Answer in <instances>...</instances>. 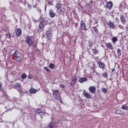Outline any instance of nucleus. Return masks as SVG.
<instances>
[{
  "label": "nucleus",
  "mask_w": 128,
  "mask_h": 128,
  "mask_svg": "<svg viewBox=\"0 0 128 128\" xmlns=\"http://www.w3.org/2000/svg\"><path fill=\"white\" fill-rule=\"evenodd\" d=\"M62 4L58 3L56 4V8L57 9L56 12L59 14H64L66 12V8L64 7L62 8Z\"/></svg>",
  "instance_id": "f257e3e1"
},
{
  "label": "nucleus",
  "mask_w": 128,
  "mask_h": 128,
  "mask_svg": "<svg viewBox=\"0 0 128 128\" xmlns=\"http://www.w3.org/2000/svg\"><path fill=\"white\" fill-rule=\"evenodd\" d=\"M53 96L56 100L60 102L61 104L62 103V98H60V92L58 90H54L53 91Z\"/></svg>",
  "instance_id": "f03ea898"
},
{
  "label": "nucleus",
  "mask_w": 128,
  "mask_h": 128,
  "mask_svg": "<svg viewBox=\"0 0 128 128\" xmlns=\"http://www.w3.org/2000/svg\"><path fill=\"white\" fill-rule=\"evenodd\" d=\"M46 22L44 20H42L38 25V32H42L44 29V26H46Z\"/></svg>",
  "instance_id": "7ed1b4c3"
},
{
  "label": "nucleus",
  "mask_w": 128,
  "mask_h": 128,
  "mask_svg": "<svg viewBox=\"0 0 128 128\" xmlns=\"http://www.w3.org/2000/svg\"><path fill=\"white\" fill-rule=\"evenodd\" d=\"M12 58H16V62H20L22 60V56L18 50H15L14 52L12 54Z\"/></svg>",
  "instance_id": "20e7f679"
},
{
  "label": "nucleus",
  "mask_w": 128,
  "mask_h": 128,
  "mask_svg": "<svg viewBox=\"0 0 128 128\" xmlns=\"http://www.w3.org/2000/svg\"><path fill=\"white\" fill-rule=\"evenodd\" d=\"M80 26L82 30H84L85 32L86 30H88V29L86 28V23L83 20L80 21Z\"/></svg>",
  "instance_id": "39448f33"
},
{
  "label": "nucleus",
  "mask_w": 128,
  "mask_h": 128,
  "mask_svg": "<svg viewBox=\"0 0 128 128\" xmlns=\"http://www.w3.org/2000/svg\"><path fill=\"white\" fill-rule=\"evenodd\" d=\"M26 42L29 46H32L34 44V38L32 37H29L26 40Z\"/></svg>",
  "instance_id": "423d86ee"
},
{
  "label": "nucleus",
  "mask_w": 128,
  "mask_h": 128,
  "mask_svg": "<svg viewBox=\"0 0 128 128\" xmlns=\"http://www.w3.org/2000/svg\"><path fill=\"white\" fill-rule=\"evenodd\" d=\"M82 96H84L86 98L90 99L92 98V94H90L88 92L86 91V90H84L82 93Z\"/></svg>",
  "instance_id": "0eeeda50"
},
{
  "label": "nucleus",
  "mask_w": 128,
  "mask_h": 128,
  "mask_svg": "<svg viewBox=\"0 0 128 128\" xmlns=\"http://www.w3.org/2000/svg\"><path fill=\"white\" fill-rule=\"evenodd\" d=\"M76 80H78L76 76H73L72 77V82L70 83V86H74L76 82Z\"/></svg>",
  "instance_id": "6e6552de"
},
{
  "label": "nucleus",
  "mask_w": 128,
  "mask_h": 128,
  "mask_svg": "<svg viewBox=\"0 0 128 128\" xmlns=\"http://www.w3.org/2000/svg\"><path fill=\"white\" fill-rule=\"evenodd\" d=\"M106 8H109V10H112V1L106 2Z\"/></svg>",
  "instance_id": "1a4fd4ad"
},
{
  "label": "nucleus",
  "mask_w": 128,
  "mask_h": 128,
  "mask_svg": "<svg viewBox=\"0 0 128 128\" xmlns=\"http://www.w3.org/2000/svg\"><path fill=\"white\" fill-rule=\"evenodd\" d=\"M96 88L94 86H91L89 87V92H90L91 94H94L96 92Z\"/></svg>",
  "instance_id": "9d476101"
},
{
  "label": "nucleus",
  "mask_w": 128,
  "mask_h": 128,
  "mask_svg": "<svg viewBox=\"0 0 128 128\" xmlns=\"http://www.w3.org/2000/svg\"><path fill=\"white\" fill-rule=\"evenodd\" d=\"M98 64L99 68H102V70H104L106 67V65L104 64L102 62L100 61H98Z\"/></svg>",
  "instance_id": "9b49d317"
},
{
  "label": "nucleus",
  "mask_w": 128,
  "mask_h": 128,
  "mask_svg": "<svg viewBox=\"0 0 128 128\" xmlns=\"http://www.w3.org/2000/svg\"><path fill=\"white\" fill-rule=\"evenodd\" d=\"M46 34L47 36L48 40H50V38H52V33L50 31H46Z\"/></svg>",
  "instance_id": "f8f14e48"
},
{
  "label": "nucleus",
  "mask_w": 128,
  "mask_h": 128,
  "mask_svg": "<svg viewBox=\"0 0 128 128\" xmlns=\"http://www.w3.org/2000/svg\"><path fill=\"white\" fill-rule=\"evenodd\" d=\"M49 14L50 18H54L56 16V13L54 12V10H50Z\"/></svg>",
  "instance_id": "ddd939ff"
},
{
  "label": "nucleus",
  "mask_w": 128,
  "mask_h": 128,
  "mask_svg": "<svg viewBox=\"0 0 128 128\" xmlns=\"http://www.w3.org/2000/svg\"><path fill=\"white\" fill-rule=\"evenodd\" d=\"M36 92H38L36 89H35L34 88H31L30 90V94H36Z\"/></svg>",
  "instance_id": "4468645a"
},
{
  "label": "nucleus",
  "mask_w": 128,
  "mask_h": 128,
  "mask_svg": "<svg viewBox=\"0 0 128 128\" xmlns=\"http://www.w3.org/2000/svg\"><path fill=\"white\" fill-rule=\"evenodd\" d=\"M88 80V78L86 77L81 78L79 79V82L80 84H82V82H86Z\"/></svg>",
  "instance_id": "2eb2a0df"
},
{
  "label": "nucleus",
  "mask_w": 128,
  "mask_h": 128,
  "mask_svg": "<svg viewBox=\"0 0 128 128\" xmlns=\"http://www.w3.org/2000/svg\"><path fill=\"white\" fill-rule=\"evenodd\" d=\"M22 34V29L18 28L16 31V36H20Z\"/></svg>",
  "instance_id": "dca6fc26"
},
{
  "label": "nucleus",
  "mask_w": 128,
  "mask_h": 128,
  "mask_svg": "<svg viewBox=\"0 0 128 128\" xmlns=\"http://www.w3.org/2000/svg\"><path fill=\"white\" fill-rule=\"evenodd\" d=\"M34 112L35 114H42V110L40 108H36V109H34Z\"/></svg>",
  "instance_id": "f3484780"
},
{
  "label": "nucleus",
  "mask_w": 128,
  "mask_h": 128,
  "mask_svg": "<svg viewBox=\"0 0 128 128\" xmlns=\"http://www.w3.org/2000/svg\"><path fill=\"white\" fill-rule=\"evenodd\" d=\"M106 47L109 48V50H114V47L112 46V45L110 43H107L106 44Z\"/></svg>",
  "instance_id": "a211bd4d"
},
{
  "label": "nucleus",
  "mask_w": 128,
  "mask_h": 128,
  "mask_svg": "<svg viewBox=\"0 0 128 128\" xmlns=\"http://www.w3.org/2000/svg\"><path fill=\"white\" fill-rule=\"evenodd\" d=\"M92 51L94 54H98V50L96 48H92Z\"/></svg>",
  "instance_id": "6ab92c4d"
},
{
  "label": "nucleus",
  "mask_w": 128,
  "mask_h": 128,
  "mask_svg": "<svg viewBox=\"0 0 128 128\" xmlns=\"http://www.w3.org/2000/svg\"><path fill=\"white\" fill-rule=\"evenodd\" d=\"M98 25H97L96 26L93 27V30H94V32H96V34H98Z\"/></svg>",
  "instance_id": "aec40b11"
},
{
  "label": "nucleus",
  "mask_w": 128,
  "mask_h": 128,
  "mask_svg": "<svg viewBox=\"0 0 128 128\" xmlns=\"http://www.w3.org/2000/svg\"><path fill=\"white\" fill-rule=\"evenodd\" d=\"M108 26H110V28H114V24L110 21L108 22Z\"/></svg>",
  "instance_id": "412c9836"
},
{
  "label": "nucleus",
  "mask_w": 128,
  "mask_h": 128,
  "mask_svg": "<svg viewBox=\"0 0 128 128\" xmlns=\"http://www.w3.org/2000/svg\"><path fill=\"white\" fill-rule=\"evenodd\" d=\"M54 126V122H51L48 126V128H52Z\"/></svg>",
  "instance_id": "4be33fe9"
},
{
  "label": "nucleus",
  "mask_w": 128,
  "mask_h": 128,
  "mask_svg": "<svg viewBox=\"0 0 128 128\" xmlns=\"http://www.w3.org/2000/svg\"><path fill=\"white\" fill-rule=\"evenodd\" d=\"M120 20L122 22H126V19L124 16L120 15Z\"/></svg>",
  "instance_id": "5701e85b"
},
{
  "label": "nucleus",
  "mask_w": 128,
  "mask_h": 128,
  "mask_svg": "<svg viewBox=\"0 0 128 128\" xmlns=\"http://www.w3.org/2000/svg\"><path fill=\"white\" fill-rule=\"evenodd\" d=\"M121 52H122V50H120V48H118L117 50V54L118 56H122Z\"/></svg>",
  "instance_id": "b1692460"
},
{
  "label": "nucleus",
  "mask_w": 128,
  "mask_h": 128,
  "mask_svg": "<svg viewBox=\"0 0 128 128\" xmlns=\"http://www.w3.org/2000/svg\"><path fill=\"white\" fill-rule=\"evenodd\" d=\"M112 42L113 44H114L115 42H118V38L113 37L112 38Z\"/></svg>",
  "instance_id": "393cba45"
},
{
  "label": "nucleus",
  "mask_w": 128,
  "mask_h": 128,
  "mask_svg": "<svg viewBox=\"0 0 128 128\" xmlns=\"http://www.w3.org/2000/svg\"><path fill=\"white\" fill-rule=\"evenodd\" d=\"M15 88H20L21 86L20 84V83H16L14 85Z\"/></svg>",
  "instance_id": "a878e982"
},
{
  "label": "nucleus",
  "mask_w": 128,
  "mask_h": 128,
  "mask_svg": "<svg viewBox=\"0 0 128 128\" xmlns=\"http://www.w3.org/2000/svg\"><path fill=\"white\" fill-rule=\"evenodd\" d=\"M116 114H122V111L120 110H116Z\"/></svg>",
  "instance_id": "bb28decb"
},
{
  "label": "nucleus",
  "mask_w": 128,
  "mask_h": 128,
  "mask_svg": "<svg viewBox=\"0 0 128 128\" xmlns=\"http://www.w3.org/2000/svg\"><path fill=\"white\" fill-rule=\"evenodd\" d=\"M102 78H108V73L107 72L102 73Z\"/></svg>",
  "instance_id": "cd10ccee"
},
{
  "label": "nucleus",
  "mask_w": 128,
  "mask_h": 128,
  "mask_svg": "<svg viewBox=\"0 0 128 128\" xmlns=\"http://www.w3.org/2000/svg\"><path fill=\"white\" fill-rule=\"evenodd\" d=\"M49 68H50V70H54V64L52 63L50 64Z\"/></svg>",
  "instance_id": "c85d7f7f"
},
{
  "label": "nucleus",
  "mask_w": 128,
  "mask_h": 128,
  "mask_svg": "<svg viewBox=\"0 0 128 128\" xmlns=\"http://www.w3.org/2000/svg\"><path fill=\"white\" fill-rule=\"evenodd\" d=\"M92 46H94V42L90 41L88 42V46H90V48H92Z\"/></svg>",
  "instance_id": "c756f323"
},
{
  "label": "nucleus",
  "mask_w": 128,
  "mask_h": 128,
  "mask_svg": "<svg viewBox=\"0 0 128 128\" xmlns=\"http://www.w3.org/2000/svg\"><path fill=\"white\" fill-rule=\"evenodd\" d=\"M21 78L22 80H24V78H26V74H23Z\"/></svg>",
  "instance_id": "7c9ffc66"
},
{
  "label": "nucleus",
  "mask_w": 128,
  "mask_h": 128,
  "mask_svg": "<svg viewBox=\"0 0 128 128\" xmlns=\"http://www.w3.org/2000/svg\"><path fill=\"white\" fill-rule=\"evenodd\" d=\"M122 110H128V106H127L124 105L122 106Z\"/></svg>",
  "instance_id": "2f4dec72"
},
{
  "label": "nucleus",
  "mask_w": 128,
  "mask_h": 128,
  "mask_svg": "<svg viewBox=\"0 0 128 128\" xmlns=\"http://www.w3.org/2000/svg\"><path fill=\"white\" fill-rule=\"evenodd\" d=\"M102 92L105 94H106V92H108V90H106V88H102Z\"/></svg>",
  "instance_id": "473e14b6"
},
{
  "label": "nucleus",
  "mask_w": 128,
  "mask_h": 128,
  "mask_svg": "<svg viewBox=\"0 0 128 128\" xmlns=\"http://www.w3.org/2000/svg\"><path fill=\"white\" fill-rule=\"evenodd\" d=\"M6 37L7 38H10V33H7L6 34Z\"/></svg>",
  "instance_id": "72a5a7b5"
},
{
  "label": "nucleus",
  "mask_w": 128,
  "mask_h": 128,
  "mask_svg": "<svg viewBox=\"0 0 128 128\" xmlns=\"http://www.w3.org/2000/svg\"><path fill=\"white\" fill-rule=\"evenodd\" d=\"M44 70H46V72H50V69H48V67H44Z\"/></svg>",
  "instance_id": "f704fd0d"
},
{
  "label": "nucleus",
  "mask_w": 128,
  "mask_h": 128,
  "mask_svg": "<svg viewBox=\"0 0 128 128\" xmlns=\"http://www.w3.org/2000/svg\"><path fill=\"white\" fill-rule=\"evenodd\" d=\"M60 88H66V86H64V85L61 84L60 85Z\"/></svg>",
  "instance_id": "c9c22d12"
},
{
  "label": "nucleus",
  "mask_w": 128,
  "mask_h": 128,
  "mask_svg": "<svg viewBox=\"0 0 128 128\" xmlns=\"http://www.w3.org/2000/svg\"><path fill=\"white\" fill-rule=\"evenodd\" d=\"M92 64L93 68H96V63L94 62H93Z\"/></svg>",
  "instance_id": "e433bc0d"
},
{
  "label": "nucleus",
  "mask_w": 128,
  "mask_h": 128,
  "mask_svg": "<svg viewBox=\"0 0 128 128\" xmlns=\"http://www.w3.org/2000/svg\"><path fill=\"white\" fill-rule=\"evenodd\" d=\"M96 68L91 67V70H93V72H94V69Z\"/></svg>",
  "instance_id": "4c0bfd02"
},
{
  "label": "nucleus",
  "mask_w": 128,
  "mask_h": 128,
  "mask_svg": "<svg viewBox=\"0 0 128 128\" xmlns=\"http://www.w3.org/2000/svg\"><path fill=\"white\" fill-rule=\"evenodd\" d=\"M2 88V83L0 82V90Z\"/></svg>",
  "instance_id": "58836bf2"
},
{
  "label": "nucleus",
  "mask_w": 128,
  "mask_h": 128,
  "mask_svg": "<svg viewBox=\"0 0 128 128\" xmlns=\"http://www.w3.org/2000/svg\"><path fill=\"white\" fill-rule=\"evenodd\" d=\"M116 22H120V20L118 18H116Z\"/></svg>",
  "instance_id": "ea45409f"
},
{
  "label": "nucleus",
  "mask_w": 128,
  "mask_h": 128,
  "mask_svg": "<svg viewBox=\"0 0 128 128\" xmlns=\"http://www.w3.org/2000/svg\"><path fill=\"white\" fill-rule=\"evenodd\" d=\"M116 72V68H114L112 70V72Z\"/></svg>",
  "instance_id": "a19ab883"
},
{
  "label": "nucleus",
  "mask_w": 128,
  "mask_h": 128,
  "mask_svg": "<svg viewBox=\"0 0 128 128\" xmlns=\"http://www.w3.org/2000/svg\"><path fill=\"white\" fill-rule=\"evenodd\" d=\"M96 76H100V74H98V72H96Z\"/></svg>",
  "instance_id": "79ce46f5"
},
{
  "label": "nucleus",
  "mask_w": 128,
  "mask_h": 128,
  "mask_svg": "<svg viewBox=\"0 0 128 128\" xmlns=\"http://www.w3.org/2000/svg\"><path fill=\"white\" fill-rule=\"evenodd\" d=\"M28 78H32V77H30V76H28Z\"/></svg>",
  "instance_id": "37998d69"
},
{
  "label": "nucleus",
  "mask_w": 128,
  "mask_h": 128,
  "mask_svg": "<svg viewBox=\"0 0 128 128\" xmlns=\"http://www.w3.org/2000/svg\"><path fill=\"white\" fill-rule=\"evenodd\" d=\"M45 10H46V8H45Z\"/></svg>",
  "instance_id": "c03bdc74"
},
{
  "label": "nucleus",
  "mask_w": 128,
  "mask_h": 128,
  "mask_svg": "<svg viewBox=\"0 0 128 128\" xmlns=\"http://www.w3.org/2000/svg\"><path fill=\"white\" fill-rule=\"evenodd\" d=\"M127 49H128V48H127Z\"/></svg>",
  "instance_id": "a18cd8bd"
}]
</instances>
